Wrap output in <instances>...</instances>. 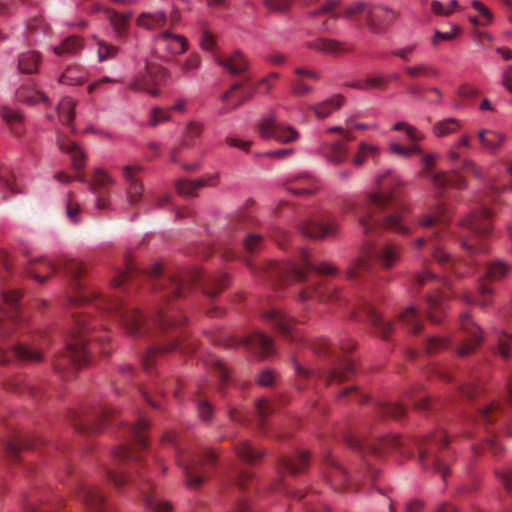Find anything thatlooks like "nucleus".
<instances>
[{
	"label": "nucleus",
	"instance_id": "nucleus-21",
	"mask_svg": "<svg viewBox=\"0 0 512 512\" xmlns=\"http://www.w3.org/2000/svg\"><path fill=\"white\" fill-rule=\"evenodd\" d=\"M392 129L395 131L404 130L407 140L410 141L412 145L403 146L398 143H391L389 145L391 153L404 158H409L414 154H423L420 146L417 145V142L423 139V134L416 127L407 122H397L393 125Z\"/></svg>",
	"mask_w": 512,
	"mask_h": 512
},
{
	"label": "nucleus",
	"instance_id": "nucleus-23",
	"mask_svg": "<svg viewBox=\"0 0 512 512\" xmlns=\"http://www.w3.org/2000/svg\"><path fill=\"white\" fill-rule=\"evenodd\" d=\"M346 443L357 449H369L375 455H381L389 452L392 449H402L405 445L404 440L395 435H389L384 438L378 439L375 443H362L358 438L354 436H347Z\"/></svg>",
	"mask_w": 512,
	"mask_h": 512
},
{
	"label": "nucleus",
	"instance_id": "nucleus-36",
	"mask_svg": "<svg viewBox=\"0 0 512 512\" xmlns=\"http://www.w3.org/2000/svg\"><path fill=\"white\" fill-rule=\"evenodd\" d=\"M325 475L335 489H345L348 476L342 466L331 455L325 457Z\"/></svg>",
	"mask_w": 512,
	"mask_h": 512
},
{
	"label": "nucleus",
	"instance_id": "nucleus-4",
	"mask_svg": "<svg viewBox=\"0 0 512 512\" xmlns=\"http://www.w3.org/2000/svg\"><path fill=\"white\" fill-rule=\"evenodd\" d=\"M263 269L271 282L283 285L292 282H305L312 272H317L320 275L336 274V268L328 263L313 264L307 251L301 253V264L269 262Z\"/></svg>",
	"mask_w": 512,
	"mask_h": 512
},
{
	"label": "nucleus",
	"instance_id": "nucleus-50",
	"mask_svg": "<svg viewBox=\"0 0 512 512\" xmlns=\"http://www.w3.org/2000/svg\"><path fill=\"white\" fill-rule=\"evenodd\" d=\"M40 63L41 57L37 52H23L18 57V70L21 73L33 74L38 71V66Z\"/></svg>",
	"mask_w": 512,
	"mask_h": 512
},
{
	"label": "nucleus",
	"instance_id": "nucleus-62",
	"mask_svg": "<svg viewBox=\"0 0 512 512\" xmlns=\"http://www.w3.org/2000/svg\"><path fill=\"white\" fill-rule=\"evenodd\" d=\"M414 284L418 287L437 288L439 284L447 285L446 280H441L431 272L425 270L415 276Z\"/></svg>",
	"mask_w": 512,
	"mask_h": 512
},
{
	"label": "nucleus",
	"instance_id": "nucleus-30",
	"mask_svg": "<svg viewBox=\"0 0 512 512\" xmlns=\"http://www.w3.org/2000/svg\"><path fill=\"white\" fill-rule=\"evenodd\" d=\"M319 154L330 164L338 166L347 160L348 147L340 140L322 143Z\"/></svg>",
	"mask_w": 512,
	"mask_h": 512
},
{
	"label": "nucleus",
	"instance_id": "nucleus-41",
	"mask_svg": "<svg viewBox=\"0 0 512 512\" xmlns=\"http://www.w3.org/2000/svg\"><path fill=\"white\" fill-rule=\"evenodd\" d=\"M362 312L366 319L369 321L370 325L375 328L377 333L384 339L388 338V336L393 331L392 323L384 320L378 314L375 308L369 303L364 304Z\"/></svg>",
	"mask_w": 512,
	"mask_h": 512
},
{
	"label": "nucleus",
	"instance_id": "nucleus-61",
	"mask_svg": "<svg viewBox=\"0 0 512 512\" xmlns=\"http://www.w3.org/2000/svg\"><path fill=\"white\" fill-rule=\"evenodd\" d=\"M509 272V267L502 261H494L485 269V277L490 281H497L504 278Z\"/></svg>",
	"mask_w": 512,
	"mask_h": 512
},
{
	"label": "nucleus",
	"instance_id": "nucleus-12",
	"mask_svg": "<svg viewBox=\"0 0 512 512\" xmlns=\"http://www.w3.org/2000/svg\"><path fill=\"white\" fill-rule=\"evenodd\" d=\"M215 462L216 455L211 450L205 451L202 455L177 454V463L183 470L187 485L193 488L198 487L202 483L203 474Z\"/></svg>",
	"mask_w": 512,
	"mask_h": 512
},
{
	"label": "nucleus",
	"instance_id": "nucleus-33",
	"mask_svg": "<svg viewBox=\"0 0 512 512\" xmlns=\"http://www.w3.org/2000/svg\"><path fill=\"white\" fill-rule=\"evenodd\" d=\"M56 144L59 150L70 155L72 167L75 170H82L85 167L86 155L84 151L75 142L70 141L65 135L57 136Z\"/></svg>",
	"mask_w": 512,
	"mask_h": 512
},
{
	"label": "nucleus",
	"instance_id": "nucleus-6",
	"mask_svg": "<svg viewBox=\"0 0 512 512\" xmlns=\"http://www.w3.org/2000/svg\"><path fill=\"white\" fill-rule=\"evenodd\" d=\"M401 252L402 248L395 243L386 242L379 246L368 244L349 265L347 276L349 279L360 277L369 270L372 260H375L384 269H391L400 259Z\"/></svg>",
	"mask_w": 512,
	"mask_h": 512
},
{
	"label": "nucleus",
	"instance_id": "nucleus-15",
	"mask_svg": "<svg viewBox=\"0 0 512 512\" xmlns=\"http://www.w3.org/2000/svg\"><path fill=\"white\" fill-rule=\"evenodd\" d=\"M167 70L149 61L145 62V71L138 75L129 85L132 91H143L150 95L159 94L158 86L166 79Z\"/></svg>",
	"mask_w": 512,
	"mask_h": 512
},
{
	"label": "nucleus",
	"instance_id": "nucleus-17",
	"mask_svg": "<svg viewBox=\"0 0 512 512\" xmlns=\"http://www.w3.org/2000/svg\"><path fill=\"white\" fill-rule=\"evenodd\" d=\"M258 133L263 139L273 138L282 143L292 142L298 137L295 129L279 124L274 113H269L260 120Z\"/></svg>",
	"mask_w": 512,
	"mask_h": 512
},
{
	"label": "nucleus",
	"instance_id": "nucleus-46",
	"mask_svg": "<svg viewBox=\"0 0 512 512\" xmlns=\"http://www.w3.org/2000/svg\"><path fill=\"white\" fill-rule=\"evenodd\" d=\"M345 103V97L342 95H335L326 99L318 104L310 107L317 118L324 119L331 115L334 111L338 110Z\"/></svg>",
	"mask_w": 512,
	"mask_h": 512
},
{
	"label": "nucleus",
	"instance_id": "nucleus-2",
	"mask_svg": "<svg viewBox=\"0 0 512 512\" xmlns=\"http://www.w3.org/2000/svg\"><path fill=\"white\" fill-rule=\"evenodd\" d=\"M376 182L377 191L369 194L360 208L359 223L364 234L372 235L382 228L409 233V227L403 223L405 209L396 194L401 180L389 170L380 175Z\"/></svg>",
	"mask_w": 512,
	"mask_h": 512
},
{
	"label": "nucleus",
	"instance_id": "nucleus-42",
	"mask_svg": "<svg viewBox=\"0 0 512 512\" xmlns=\"http://www.w3.org/2000/svg\"><path fill=\"white\" fill-rule=\"evenodd\" d=\"M263 318L271 323L284 336H291L293 321L282 311L270 309L263 314Z\"/></svg>",
	"mask_w": 512,
	"mask_h": 512
},
{
	"label": "nucleus",
	"instance_id": "nucleus-58",
	"mask_svg": "<svg viewBox=\"0 0 512 512\" xmlns=\"http://www.w3.org/2000/svg\"><path fill=\"white\" fill-rule=\"evenodd\" d=\"M257 428L265 431V419L275 411L273 404L266 398H261L256 402Z\"/></svg>",
	"mask_w": 512,
	"mask_h": 512
},
{
	"label": "nucleus",
	"instance_id": "nucleus-16",
	"mask_svg": "<svg viewBox=\"0 0 512 512\" xmlns=\"http://www.w3.org/2000/svg\"><path fill=\"white\" fill-rule=\"evenodd\" d=\"M113 417V411L108 407H98L88 414L81 415L71 412L70 422L74 428L83 433H97L104 424Z\"/></svg>",
	"mask_w": 512,
	"mask_h": 512
},
{
	"label": "nucleus",
	"instance_id": "nucleus-10",
	"mask_svg": "<svg viewBox=\"0 0 512 512\" xmlns=\"http://www.w3.org/2000/svg\"><path fill=\"white\" fill-rule=\"evenodd\" d=\"M279 78L278 73L271 72L254 84L250 83L249 78L234 80L226 90V111L238 108L251 99L255 93L264 95L270 93Z\"/></svg>",
	"mask_w": 512,
	"mask_h": 512
},
{
	"label": "nucleus",
	"instance_id": "nucleus-55",
	"mask_svg": "<svg viewBox=\"0 0 512 512\" xmlns=\"http://www.w3.org/2000/svg\"><path fill=\"white\" fill-rule=\"evenodd\" d=\"M30 447H32V445L21 435L14 439L7 440L4 444L5 453L11 461L17 460V455L22 449H28Z\"/></svg>",
	"mask_w": 512,
	"mask_h": 512
},
{
	"label": "nucleus",
	"instance_id": "nucleus-18",
	"mask_svg": "<svg viewBox=\"0 0 512 512\" xmlns=\"http://www.w3.org/2000/svg\"><path fill=\"white\" fill-rule=\"evenodd\" d=\"M244 345L259 358L273 355L275 352L273 340L263 332H254L242 340L226 335V347Z\"/></svg>",
	"mask_w": 512,
	"mask_h": 512
},
{
	"label": "nucleus",
	"instance_id": "nucleus-7",
	"mask_svg": "<svg viewBox=\"0 0 512 512\" xmlns=\"http://www.w3.org/2000/svg\"><path fill=\"white\" fill-rule=\"evenodd\" d=\"M106 479L112 483L118 490L126 484L132 485L138 492L144 505L154 512H171L172 505L156 496L150 481L139 475L137 478L133 475L119 472L112 467L105 468Z\"/></svg>",
	"mask_w": 512,
	"mask_h": 512
},
{
	"label": "nucleus",
	"instance_id": "nucleus-3",
	"mask_svg": "<svg viewBox=\"0 0 512 512\" xmlns=\"http://www.w3.org/2000/svg\"><path fill=\"white\" fill-rule=\"evenodd\" d=\"M448 219V210L443 204H437L435 207L431 208L428 213L419 217L417 222L419 227L429 232L425 236L417 238L414 244L417 248H421L425 244L431 243L433 245V259L445 270H453L455 274L459 275L456 264L452 261L450 255L434 243L435 239L442 238L444 227Z\"/></svg>",
	"mask_w": 512,
	"mask_h": 512
},
{
	"label": "nucleus",
	"instance_id": "nucleus-60",
	"mask_svg": "<svg viewBox=\"0 0 512 512\" xmlns=\"http://www.w3.org/2000/svg\"><path fill=\"white\" fill-rule=\"evenodd\" d=\"M460 122L455 118H447L437 122L433 127V132L437 137H445L458 131Z\"/></svg>",
	"mask_w": 512,
	"mask_h": 512
},
{
	"label": "nucleus",
	"instance_id": "nucleus-49",
	"mask_svg": "<svg viewBox=\"0 0 512 512\" xmlns=\"http://www.w3.org/2000/svg\"><path fill=\"white\" fill-rule=\"evenodd\" d=\"M399 320L412 334H418L422 327V317L414 306L407 307L400 315Z\"/></svg>",
	"mask_w": 512,
	"mask_h": 512
},
{
	"label": "nucleus",
	"instance_id": "nucleus-26",
	"mask_svg": "<svg viewBox=\"0 0 512 512\" xmlns=\"http://www.w3.org/2000/svg\"><path fill=\"white\" fill-rule=\"evenodd\" d=\"M460 328L466 334L467 338L463 341L457 353L460 357H465L480 345L482 335L480 328L472 321L470 315L467 313L460 317Z\"/></svg>",
	"mask_w": 512,
	"mask_h": 512
},
{
	"label": "nucleus",
	"instance_id": "nucleus-20",
	"mask_svg": "<svg viewBox=\"0 0 512 512\" xmlns=\"http://www.w3.org/2000/svg\"><path fill=\"white\" fill-rule=\"evenodd\" d=\"M491 217L492 211L486 206H481L461 222V229L472 237L484 238L491 231Z\"/></svg>",
	"mask_w": 512,
	"mask_h": 512
},
{
	"label": "nucleus",
	"instance_id": "nucleus-59",
	"mask_svg": "<svg viewBox=\"0 0 512 512\" xmlns=\"http://www.w3.org/2000/svg\"><path fill=\"white\" fill-rule=\"evenodd\" d=\"M443 310V300L438 294H429L426 298L427 316L432 322H440L438 312Z\"/></svg>",
	"mask_w": 512,
	"mask_h": 512
},
{
	"label": "nucleus",
	"instance_id": "nucleus-25",
	"mask_svg": "<svg viewBox=\"0 0 512 512\" xmlns=\"http://www.w3.org/2000/svg\"><path fill=\"white\" fill-rule=\"evenodd\" d=\"M498 417L504 419V427L508 435H512V415L508 408V403L494 401L479 410L478 419L483 424L493 423Z\"/></svg>",
	"mask_w": 512,
	"mask_h": 512
},
{
	"label": "nucleus",
	"instance_id": "nucleus-38",
	"mask_svg": "<svg viewBox=\"0 0 512 512\" xmlns=\"http://www.w3.org/2000/svg\"><path fill=\"white\" fill-rule=\"evenodd\" d=\"M337 290L330 283H317L307 286L301 291L299 297L301 301H305L311 297H316L322 302L331 301L336 299Z\"/></svg>",
	"mask_w": 512,
	"mask_h": 512
},
{
	"label": "nucleus",
	"instance_id": "nucleus-53",
	"mask_svg": "<svg viewBox=\"0 0 512 512\" xmlns=\"http://www.w3.org/2000/svg\"><path fill=\"white\" fill-rule=\"evenodd\" d=\"M83 48L81 38L77 36L67 37L60 45L53 48V51L58 56L73 55Z\"/></svg>",
	"mask_w": 512,
	"mask_h": 512
},
{
	"label": "nucleus",
	"instance_id": "nucleus-32",
	"mask_svg": "<svg viewBox=\"0 0 512 512\" xmlns=\"http://www.w3.org/2000/svg\"><path fill=\"white\" fill-rule=\"evenodd\" d=\"M396 18V13L384 6H375L367 12V24L370 29L377 33L385 26L389 25Z\"/></svg>",
	"mask_w": 512,
	"mask_h": 512
},
{
	"label": "nucleus",
	"instance_id": "nucleus-28",
	"mask_svg": "<svg viewBox=\"0 0 512 512\" xmlns=\"http://www.w3.org/2000/svg\"><path fill=\"white\" fill-rule=\"evenodd\" d=\"M12 357L22 362H38L42 360V355L38 350L22 343L12 345L8 352L0 349V364H7Z\"/></svg>",
	"mask_w": 512,
	"mask_h": 512
},
{
	"label": "nucleus",
	"instance_id": "nucleus-13",
	"mask_svg": "<svg viewBox=\"0 0 512 512\" xmlns=\"http://www.w3.org/2000/svg\"><path fill=\"white\" fill-rule=\"evenodd\" d=\"M435 159L436 156L434 154H424L421 158V164L423 174L433 183L436 189L442 191L446 188L463 189L466 187V180L456 170L451 172H435L433 170Z\"/></svg>",
	"mask_w": 512,
	"mask_h": 512
},
{
	"label": "nucleus",
	"instance_id": "nucleus-56",
	"mask_svg": "<svg viewBox=\"0 0 512 512\" xmlns=\"http://www.w3.org/2000/svg\"><path fill=\"white\" fill-rule=\"evenodd\" d=\"M379 154V148L376 145L367 144L360 142L358 145V151L355 154L352 162L355 166H361L367 159L376 158Z\"/></svg>",
	"mask_w": 512,
	"mask_h": 512
},
{
	"label": "nucleus",
	"instance_id": "nucleus-35",
	"mask_svg": "<svg viewBox=\"0 0 512 512\" xmlns=\"http://www.w3.org/2000/svg\"><path fill=\"white\" fill-rule=\"evenodd\" d=\"M248 66L249 62L241 51L235 50L229 55H226V73H229L231 76H237V79L247 78L244 73L248 69ZM233 81L234 79H226V90Z\"/></svg>",
	"mask_w": 512,
	"mask_h": 512
},
{
	"label": "nucleus",
	"instance_id": "nucleus-63",
	"mask_svg": "<svg viewBox=\"0 0 512 512\" xmlns=\"http://www.w3.org/2000/svg\"><path fill=\"white\" fill-rule=\"evenodd\" d=\"M495 336L497 338V353L504 359L509 358L512 335L501 330H495Z\"/></svg>",
	"mask_w": 512,
	"mask_h": 512
},
{
	"label": "nucleus",
	"instance_id": "nucleus-57",
	"mask_svg": "<svg viewBox=\"0 0 512 512\" xmlns=\"http://www.w3.org/2000/svg\"><path fill=\"white\" fill-rule=\"evenodd\" d=\"M235 451L239 458L247 463H254L263 455L262 451L251 447V445L245 441L236 444Z\"/></svg>",
	"mask_w": 512,
	"mask_h": 512
},
{
	"label": "nucleus",
	"instance_id": "nucleus-51",
	"mask_svg": "<svg viewBox=\"0 0 512 512\" xmlns=\"http://www.w3.org/2000/svg\"><path fill=\"white\" fill-rule=\"evenodd\" d=\"M75 106L76 102L70 97H64L57 106V112L61 121L64 124L69 125L73 133L76 131V128L73 124L75 117Z\"/></svg>",
	"mask_w": 512,
	"mask_h": 512
},
{
	"label": "nucleus",
	"instance_id": "nucleus-40",
	"mask_svg": "<svg viewBox=\"0 0 512 512\" xmlns=\"http://www.w3.org/2000/svg\"><path fill=\"white\" fill-rule=\"evenodd\" d=\"M153 40L156 43L164 45L165 49L171 54H181L187 50V40L185 37L172 34L169 31H163L157 34Z\"/></svg>",
	"mask_w": 512,
	"mask_h": 512
},
{
	"label": "nucleus",
	"instance_id": "nucleus-24",
	"mask_svg": "<svg viewBox=\"0 0 512 512\" xmlns=\"http://www.w3.org/2000/svg\"><path fill=\"white\" fill-rule=\"evenodd\" d=\"M299 230L305 237L323 239L335 234L337 225L329 218H307L299 224Z\"/></svg>",
	"mask_w": 512,
	"mask_h": 512
},
{
	"label": "nucleus",
	"instance_id": "nucleus-27",
	"mask_svg": "<svg viewBox=\"0 0 512 512\" xmlns=\"http://www.w3.org/2000/svg\"><path fill=\"white\" fill-rule=\"evenodd\" d=\"M295 77L290 80L291 93L296 97H305L313 92L312 86H310L305 79L318 81L320 79L319 74L311 69L304 67H297L293 71Z\"/></svg>",
	"mask_w": 512,
	"mask_h": 512
},
{
	"label": "nucleus",
	"instance_id": "nucleus-5",
	"mask_svg": "<svg viewBox=\"0 0 512 512\" xmlns=\"http://www.w3.org/2000/svg\"><path fill=\"white\" fill-rule=\"evenodd\" d=\"M153 279L152 287L160 294L165 302L170 298L185 297L194 283L199 280L197 272L188 270H177L163 274L162 266L158 263L152 265L147 271Z\"/></svg>",
	"mask_w": 512,
	"mask_h": 512
},
{
	"label": "nucleus",
	"instance_id": "nucleus-39",
	"mask_svg": "<svg viewBox=\"0 0 512 512\" xmlns=\"http://www.w3.org/2000/svg\"><path fill=\"white\" fill-rule=\"evenodd\" d=\"M286 189L290 193L305 197L315 193L318 189L316 180L310 175H300L286 184Z\"/></svg>",
	"mask_w": 512,
	"mask_h": 512
},
{
	"label": "nucleus",
	"instance_id": "nucleus-1",
	"mask_svg": "<svg viewBox=\"0 0 512 512\" xmlns=\"http://www.w3.org/2000/svg\"><path fill=\"white\" fill-rule=\"evenodd\" d=\"M64 268L70 278L71 292L68 296L70 304L86 309L83 313H73V327L66 338V348L53 361L55 372L64 379L71 380L75 370L88 363L89 339H94L100 345H104L109 340L106 332L96 330L97 320L88 319V314L92 310H99L103 315L116 316L121 321L125 332L134 338L146 335L152 327L168 333L170 329L184 322L182 314L168 303L161 304L148 322L137 309L124 306L119 297L108 298L98 292L84 290L80 278L85 267L81 262L74 259L67 260Z\"/></svg>",
	"mask_w": 512,
	"mask_h": 512
},
{
	"label": "nucleus",
	"instance_id": "nucleus-9",
	"mask_svg": "<svg viewBox=\"0 0 512 512\" xmlns=\"http://www.w3.org/2000/svg\"><path fill=\"white\" fill-rule=\"evenodd\" d=\"M413 444L418 451V460L422 467L440 473L443 480H446L449 469L442 455V449L448 444L445 431L438 430L420 440H414Z\"/></svg>",
	"mask_w": 512,
	"mask_h": 512
},
{
	"label": "nucleus",
	"instance_id": "nucleus-11",
	"mask_svg": "<svg viewBox=\"0 0 512 512\" xmlns=\"http://www.w3.org/2000/svg\"><path fill=\"white\" fill-rule=\"evenodd\" d=\"M149 426L148 421L144 417H139L137 422L126 427V442L118 446L113 456L118 461L124 460H140L138 455L140 450L147 446L146 430Z\"/></svg>",
	"mask_w": 512,
	"mask_h": 512
},
{
	"label": "nucleus",
	"instance_id": "nucleus-44",
	"mask_svg": "<svg viewBox=\"0 0 512 512\" xmlns=\"http://www.w3.org/2000/svg\"><path fill=\"white\" fill-rule=\"evenodd\" d=\"M168 17L164 11L142 12L136 19V24L146 30H156L164 27Z\"/></svg>",
	"mask_w": 512,
	"mask_h": 512
},
{
	"label": "nucleus",
	"instance_id": "nucleus-37",
	"mask_svg": "<svg viewBox=\"0 0 512 512\" xmlns=\"http://www.w3.org/2000/svg\"><path fill=\"white\" fill-rule=\"evenodd\" d=\"M179 343L174 337H168L165 342L160 344L157 347L150 348L145 352V354L142 356V366L146 371H149L153 364L155 363L156 359L159 356H163L171 351L179 349Z\"/></svg>",
	"mask_w": 512,
	"mask_h": 512
},
{
	"label": "nucleus",
	"instance_id": "nucleus-43",
	"mask_svg": "<svg viewBox=\"0 0 512 512\" xmlns=\"http://www.w3.org/2000/svg\"><path fill=\"white\" fill-rule=\"evenodd\" d=\"M309 463V456L306 452H298L293 456H284L279 461L282 470L296 475L303 472Z\"/></svg>",
	"mask_w": 512,
	"mask_h": 512
},
{
	"label": "nucleus",
	"instance_id": "nucleus-54",
	"mask_svg": "<svg viewBox=\"0 0 512 512\" xmlns=\"http://www.w3.org/2000/svg\"><path fill=\"white\" fill-rule=\"evenodd\" d=\"M114 183V179L106 170L97 168L93 173L92 182L89 183V190L93 194H97L101 189H104L106 186L113 185Z\"/></svg>",
	"mask_w": 512,
	"mask_h": 512
},
{
	"label": "nucleus",
	"instance_id": "nucleus-29",
	"mask_svg": "<svg viewBox=\"0 0 512 512\" xmlns=\"http://www.w3.org/2000/svg\"><path fill=\"white\" fill-rule=\"evenodd\" d=\"M76 493L91 512H103L104 495L97 486L80 484Z\"/></svg>",
	"mask_w": 512,
	"mask_h": 512
},
{
	"label": "nucleus",
	"instance_id": "nucleus-22",
	"mask_svg": "<svg viewBox=\"0 0 512 512\" xmlns=\"http://www.w3.org/2000/svg\"><path fill=\"white\" fill-rule=\"evenodd\" d=\"M24 512H59L62 504L57 497H48L42 491H31L22 497Z\"/></svg>",
	"mask_w": 512,
	"mask_h": 512
},
{
	"label": "nucleus",
	"instance_id": "nucleus-45",
	"mask_svg": "<svg viewBox=\"0 0 512 512\" xmlns=\"http://www.w3.org/2000/svg\"><path fill=\"white\" fill-rule=\"evenodd\" d=\"M477 137L482 147L490 153L499 149L506 139L505 134L489 129L479 130Z\"/></svg>",
	"mask_w": 512,
	"mask_h": 512
},
{
	"label": "nucleus",
	"instance_id": "nucleus-52",
	"mask_svg": "<svg viewBox=\"0 0 512 512\" xmlns=\"http://www.w3.org/2000/svg\"><path fill=\"white\" fill-rule=\"evenodd\" d=\"M106 14L118 36H124L127 32L128 23L132 14H122L111 9H108Z\"/></svg>",
	"mask_w": 512,
	"mask_h": 512
},
{
	"label": "nucleus",
	"instance_id": "nucleus-31",
	"mask_svg": "<svg viewBox=\"0 0 512 512\" xmlns=\"http://www.w3.org/2000/svg\"><path fill=\"white\" fill-rule=\"evenodd\" d=\"M219 183V176H208L203 179L189 181L179 179L175 181V189L177 193L184 197H194L198 191L205 186H215Z\"/></svg>",
	"mask_w": 512,
	"mask_h": 512
},
{
	"label": "nucleus",
	"instance_id": "nucleus-64",
	"mask_svg": "<svg viewBox=\"0 0 512 512\" xmlns=\"http://www.w3.org/2000/svg\"><path fill=\"white\" fill-rule=\"evenodd\" d=\"M494 473L506 492L512 493V466L507 465L496 468Z\"/></svg>",
	"mask_w": 512,
	"mask_h": 512
},
{
	"label": "nucleus",
	"instance_id": "nucleus-8",
	"mask_svg": "<svg viewBox=\"0 0 512 512\" xmlns=\"http://www.w3.org/2000/svg\"><path fill=\"white\" fill-rule=\"evenodd\" d=\"M355 344L352 341H346L339 346L332 345L327 339L320 338L313 342L312 349L319 355H328L336 358L333 368L326 375V381L342 382L349 379L355 371L353 361L346 357L354 349Z\"/></svg>",
	"mask_w": 512,
	"mask_h": 512
},
{
	"label": "nucleus",
	"instance_id": "nucleus-19",
	"mask_svg": "<svg viewBox=\"0 0 512 512\" xmlns=\"http://www.w3.org/2000/svg\"><path fill=\"white\" fill-rule=\"evenodd\" d=\"M141 165H126L122 167V176L127 184L126 200L131 208L139 207L143 202L144 186L138 177L143 171Z\"/></svg>",
	"mask_w": 512,
	"mask_h": 512
},
{
	"label": "nucleus",
	"instance_id": "nucleus-14",
	"mask_svg": "<svg viewBox=\"0 0 512 512\" xmlns=\"http://www.w3.org/2000/svg\"><path fill=\"white\" fill-rule=\"evenodd\" d=\"M19 298V291L2 292L3 306H0V337L9 335L20 324Z\"/></svg>",
	"mask_w": 512,
	"mask_h": 512
},
{
	"label": "nucleus",
	"instance_id": "nucleus-47",
	"mask_svg": "<svg viewBox=\"0 0 512 512\" xmlns=\"http://www.w3.org/2000/svg\"><path fill=\"white\" fill-rule=\"evenodd\" d=\"M55 270L56 266L50 260L41 258L31 263V267L29 268L28 273L35 280L43 283L52 275Z\"/></svg>",
	"mask_w": 512,
	"mask_h": 512
},
{
	"label": "nucleus",
	"instance_id": "nucleus-34",
	"mask_svg": "<svg viewBox=\"0 0 512 512\" xmlns=\"http://www.w3.org/2000/svg\"><path fill=\"white\" fill-rule=\"evenodd\" d=\"M305 45L307 48L332 56H339L352 51L351 46L328 38H317L307 42Z\"/></svg>",
	"mask_w": 512,
	"mask_h": 512
},
{
	"label": "nucleus",
	"instance_id": "nucleus-48",
	"mask_svg": "<svg viewBox=\"0 0 512 512\" xmlns=\"http://www.w3.org/2000/svg\"><path fill=\"white\" fill-rule=\"evenodd\" d=\"M404 73L412 80L436 78L439 75L438 69L427 63H417L415 65L406 66L404 68Z\"/></svg>",
	"mask_w": 512,
	"mask_h": 512
}]
</instances>
